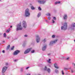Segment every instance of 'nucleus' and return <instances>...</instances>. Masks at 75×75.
<instances>
[{
    "instance_id": "obj_45",
    "label": "nucleus",
    "mask_w": 75,
    "mask_h": 75,
    "mask_svg": "<svg viewBox=\"0 0 75 75\" xmlns=\"http://www.w3.org/2000/svg\"><path fill=\"white\" fill-rule=\"evenodd\" d=\"M9 50V48L8 47H7V48H6V50Z\"/></svg>"
},
{
    "instance_id": "obj_26",
    "label": "nucleus",
    "mask_w": 75,
    "mask_h": 75,
    "mask_svg": "<svg viewBox=\"0 0 75 75\" xmlns=\"http://www.w3.org/2000/svg\"><path fill=\"white\" fill-rule=\"evenodd\" d=\"M4 37H5V38H6V33H5L4 34Z\"/></svg>"
},
{
    "instance_id": "obj_4",
    "label": "nucleus",
    "mask_w": 75,
    "mask_h": 75,
    "mask_svg": "<svg viewBox=\"0 0 75 75\" xmlns=\"http://www.w3.org/2000/svg\"><path fill=\"white\" fill-rule=\"evenodd\" d=\"M57 41H58V39H56L54 40L51 41L50 42V43L49 44L50 46H53V45H54V44H55V43H56V42H57Z\"/></svg>"
},
{
    "instance_id": "obj_13",
    "label": "nucleus",
    "mask_w": 75,
    "mask_h": 75,
    "mask_svg": "<svg viewBox=\"0 0 75 75\" xmlns=\"http://www.w3.org/2000/svg\"><path fill=\"white\" fill-rule=\"evenodd\" d=\"M67 14H64L63 16V18H64V20H67Z\"/></svg>"
},
{
    "instance_id": "obj_32",
    "label": "nucleus",
    "mask_w": 75,
    "mask_h": 75,
    "mask_svg": "<svg viewBox=\"0 0 75 75\" xmlns=\"http://www.w3.org/2000/svg\"><path fill=\"white\" fill-rule=\"evenodd\" d=\"M71 72L72 73H73V72H75V70H74L73 69H71Z\"/></svg>"
},
{
    "instance_id": "obj_30",
    "label": "nucleus",
    "mask_w": 75,
    "mask_h": 75,
    "mask_svg": "<svg viewBox=\"0 0 75 75\" xmlns=\"http://www.w3.org/2000/svg\"><path fill=\"white\" fill-rule=\"evenodd\" d=\"M64 69L65 71H67V70H68V69H67V68H64Z\"/></svg>"
},
{
    "instance_id": "obj_34",
    "label": "nucleus",
    "mask_w": 75,
    "mask_h": 75,
    "mask_svg": "<svg viewBox=\"0 0 75 75\" xmlns=\"http://www.w3.org/2000/svg\"><path fill=\"white\" fill-rule=\"evenodd\" d=\"M53 18L54 20H56V18H55V17H53Z\"/></svg>"
},
{
    "instance_id": "obj_31",
    "label": "nucleus",
    "mask_w": 75,
    "mask_h": 75,
    "mask_svg": "<svg viewBox=\"0 0 75 75\" xmlns=\"http://www.w3.org/2000/svg\"><path fill=\"white\" fill-rule=\"evenodd\" d=\"M55 36L54 35H53L52 36V38H55Z\"/></svg>"
},
{
    "instance_id": "obj_18",
    "label": "nucleus",
    "mask_w": 75,
    "mask_h": 75,
    "mask_svg": "<svg viewBox=\"0 0 75 75\" xmlns=\"http://www.w3.org/2000/svg\"><path fill=\"white\" fill-rule=\"evenodd\" d=\"M31 8L32 10H35V7H34L32 6H31Z\"/></svg>"
},
{
    "instance_id": "obj_5",
    "label": "nucleus",
    "mask_w": 75,
    "mask_h": 75,
    "mask_svg": "<svg viewBox=\"0 0 75 75\" xmlns=\"http://www.w3.org/2000/svg\"><path fill=\"white\" fill-rule=\"evenodd\" d=\"M31 50H32V48H28L25 51L24 54H28V53H29V52H30V51H31Z\"/></svg>"
},
{
    "instance_id": "obj_41",
    "label": "nucleus",
    "mask_w": 75,
    "mask_h": 75,
    "mask_svg": "<svg viewBox=\"0 0 75 75\" xmlns=\"http://www.w3.org/2000/svg\"><path fill=\"white\" fill-rule=\"evenodd\" d=\"M10 47V45H8V46H7V47L8 48H9Z\"/></svg>"
},
{
    "instance_id": "obj_42",
    "label": "nucleus",
    "mask_w": 75,
    "mask_h": 75,
    "mask_svg": "<svg viewBox=\"0 0 75 75\" xmlns=\"http://www.w3.org/2000/svg\"><path fill=\"white\" fill-rule=\"evenodd\" d=\"M6 65H8V63H6Z\"/></svg>"
},
{
    "instance_id": "obj_51",
    "label": "nucleus",
    "mask_w": 75,
    "mask_h": 75,
    "mask_svg": "<svg viewBox=\"0 0 75 75\" xmlns=\"http://www.w3.org/2000/svg\"><path fill=\"white\" fill-rule=\"evenodd\" d=\"M23 47H24L25 46L24 44H23Z\"/></svg>"
},
{
    "instance_id": "obj_25",
    "label": "nucleus",
    "mask_w": 75,
    "mask_h": 75,
    "mask_svg": "<svg viewBox=\"0 0 75 75\" xmlns=\"http://www.w3.org/2000/svg\"><path fill=\"white\" fill-rule=\"evenodd\" d=\"M60 1H59V2H56L55 3V4H59L60 3Z\"/></svg>"
},
{
    "instance_id": "obj_11",
    "label": "nucleus",
    "mask_w": 75,
    "mask_h": 75,
    "mask_svg": "<svg viewBox=\"0 0 75 75\" xmlns=\"http://www.w3.org/2000/svg\"><path fill=\"white\" fill-rule=\"evenodd\" d=\"M47 44H44L43 45V46L42 47V50L43 51H45V50L47 48Z\"/></svg>"
},
{
    "instance_id": "obj_52",
    "label": "nucleus",
    "mask_w": 75,
    "mask_h": 75,
    "mask_svg": "<svg viewBox=\"0 0 75 75\" xmlns=\"http://www.w3.org/2000/svg\"><path fill=\"white\" fill-rule=\"evenodd\" d=\"M10 28H12V26H11Z\"/></svg>"
},
{
    "instance_id": "obj_20",
    "label": "nucleus",
    "mask_w": 75,
    "mask_h": 75,
    "mask_svg": "<svg viewBox=\"0 0 75 75\" xmlns=\"http://www.w3.org/2000/svg\"><path fill=\"white\" fill-rule=\"evenodd\" d=\"M51 59H49L48 60H47V61L48 62V63H49V64H50L51 63Z\"/></svg>"
},
{
    "instance_id": "obj_21",
    "label": "nucleus",
    "mask_w": 75,
    "mask_h": 75,
    "mask_svg": "<svg viewBox=\"0 0 75 75\" xmlns=\"http://www.w3.org/2000/svg\"><path fill=\"white\" fill-rule=\"evenodd\" d=\"M55 72L56 74H58V72H59V71H58V70L57 69L55 70Z\"/></svg>"
},
{
    "instance_id": "obj_47",
    "label": "nucleus",
    "mask_w": 75,
    "mask_h": 75,
    "mask_svg": "<svg viewBox=\"0 0 75 75\" xmlns=\"http://www.w3.org/2000/svg\"><path fill=\"white\" fill-rule=\"evenodd\" d=\"M8 30L9 31H10V28H9Z\"/></svg>"
},
{
    "instance_id": "obj_54",
    "label": "nucleus",
    "mask_w": 75,
    "mask_h": 75,
    "mask_svg": "<svg viewBox=\"0 0 75 75\" xmlns=\"http://www.w3.org/2000/svg\"><path fill=\"white\" fill-rule=\"evenodd\" d=\"M3 42H4V41H3Z\"/></svg>"
},
{
    "instance_id": "obj_17",
    "label": "nucleus",
    "mask_w": 75,
    "mask_h": 75,
    "mask_svg": "<svg viewBox=\"0 0 75 75\" xmlns=\"http://www.w3.org/2000/svg\"><path fill=\"white\" fill-rule=\"evenodd\" d=\"M41 16V12H39L38 14L37 17L38 18Z\"/></svg>"
},
{
    "instance_id": "obj_33",
    "label": "nucleus",
    "mask_w": 75,
    "mask_h": 75,
    "mask_svg": "<svg viewBox=\"0 0 75 75\" xmlns=\"http://www.w3.org/2000/svg\"><path fill=\"white\" fill-rule=\"evenodd\" d=\"M9 31H9L8 30H7L6 31V33H9Z\"/></svg>"
},
{
    "instance_id": "obj_10",
    "label": "nucleus",
    "mask_w": 75,
    "mask_h": 75,
    "mask_svg": "<svg viewBox=\"0 0 75 75\" xmlns=\"http://www.w3.org/2000/svg\"><path fill=\"white\" fill-rule=\"evenodd\" d=\"M40 38L39 37L38 35H36V42L37 43H38L40 42Z\"/></svg>"
},
{
    "instance_id": "obj_7",
    "label": "nucleus",
    "mask_w": 75,
    "mask_h": 75,
    "mask_svg": "<svg viewBox=\"0 0 75 75\" xmlns=\"http://www.w3.org/2000/svg\"><path fill=\"white\" fill-rule=\"evenodd\" d=\"M75 28V23H72L71 25L70 26V28H71L72 30H74Z\"/></svg>"
},
{
    "instance_id": "obj_8",
    "label": "nucleus",
    "mask_w": 75,
    "mask_h": 75,
    "mask_svg": "<svg viewBox=\"0 0 75 75\" xmlns=\"http://www.w3.org/2000/svg\"><path fill=\"white\" fill-rule=\"evenodd\" d=\"M20 51L18 50H16L13 52V55H17L18 54L20 53Z\"/></svg>"
},
{
    "instance_id": "obj_35",
    "label": "nucleus",
    "mask_w": 75,
    "mask_h": 75,
    "mask_svg": "<svg viewBox=\"0 0 75 75\" xmlns=\"http://www.w3.org/2000/svg\"><path fill=\"white\" fill-rule=\"evenodd\" d=\"M31 52V53H34V50H32Z\"/></svg>"
},
{
    "instance_id": "obj_2",
    "label": "nucleus",
    "mask_w": 75,
    "mask_h": 75,
    "mask_svg": "<svg viewBox=\"0 0 75 75\" xmlns=\"http://www.w3.org/2000/svg\"><path fill=\"white\" fill-rule=\"evenodd\" d=\"M23 30V27L21 26V23L18 24L16 25V31H18V30Z\"/></svg>"
},
{
    "instance_id": "obj_23",
    "label": "nucleus",
    "mask_w": 75,
    "mask_h": 75,
    "mask_svg": "<svg viewBox=\"0 0 75 75\" xmlns=\"http://www.w3.org/2000/svg\"><path fill=\"white\" fill-rule=\"evenodd\" d=\"M47 69H47V67L45 66V68L44 69V70L45 71H47Z\"/></svg>"
},
{
    "instance_id": "obj_27",
    "label": "nucleus",
    "mask_w": 75,
    "mask_h": 75,
    "mask_svg": "<svg viewBox=\"0 0 75 75\" xmlns=\"http://www.w3.org/2000/svg\"><path fill=\"white\" fill-rule=\"evenodd\" d=\"M38 9L40 10V11H41V8L40 7H39L38 8Z\"/></svg>"
},
{
    "instance_id": "obj_12",
    "label": "nucleus",
    "mask_w": 75,
    "mask_h": 75,
    "mask_svg": "<svg viewBox=\"0 0 75 75\" xmlns=\"http://www.w3.org/2000/svg\"><path fill=\"white\" fill-rule=\"evenodd\" d=\"M7 69V67H3L2 69V73H4V72H6V71Z\"/></svg>"
},
{
    "instance_id": "obj_37",
    "label": "nucleus",
    "mask_w": 75,
    "mask_h": 75,
    "mask_svg": "<svg viewBox=\"0 0 75 75\" xmlns=\"http://www.w3.org/2000/svg\"><path fill=\"white\" fill-rule=\"evenodd\" d=\"M24 36L25 37H27L28 36L27 35H24Z\"/></svg>"
},
{
    "instance_id": "obj_9",
    "label": "nucleus",
    "mask_w": 75,
    "mask_h": 75,
    "mask_svg": "<svg viewBox=\"0 0 75 75\" xmlns=\"http://www.w3.org/2000/svg\"><path fill=\"white\" fill-rule=\"evenodd\" d=\"M22 25L25 28L27 27V23L25 21H23L22 23Z\"/></svg>"
},
{
    "instance_id": "obj_1",
    "label": "nucleus",
    "mask_w": 75,
    "mask_h": 75,
    "mask_svg": "<svg viewBox=\"0 0 75 75\" xmlns=\"http://www.w3.org/2000/svg\"><path fill=\"white\" fill-rule=\"evenodd\" d=\"M67 22H65L63 25L61 27V29L62 30H64L65 31L67 29Z\"/></svg>"
},
{
    "instance_id": "obj_39",
    "label": "nucleus",
    "mask_w": 75,
    "mask_h": 75,
    "mask_svg": "<svg viewBox=\"0 0 75 75\" xmlns=\"http://www.w3.org/2000/svg\"><path fill=\"white\" fill-rule=\"evenodd\" d=\"M52 21L53 23H55V21H54V20H52Z\"/></svg>"
},
{
    "instance_id": "obj_48",
    "label": "nucleus",
    "mask_w": 75,
    "mask_h": 75,
    "mask_svg": "<svg viewBox=\"0 0 75 75\" xmlns=\"http://www.w3.org/2000/svg\"><path fill=\"white\" fill-rule=\"evenodd\" d=\"M27 75H30V74H27Z\"/></svg>"
},
{
    "instance_id": "obj_43",
    "label": "nucleus",
    "mask_w": 75,
    "mask_h": 75,
    "mask_svg": "<svg viewBox=\"0 0 75 75\" xmlns=\"http://www.w3.org/2000/svg\"><path fill=\"white\" fill-rule=\"evenodd\" d=\"M30 68V67H26V69H28V68Z\"/></svg>"
},
{
    "instance_id": "obj_46",
    "label": "nucleus",
    "mask_w": 75,
    "mask_h": 75,
    "mask_svg": "<svg viewBox=\"0 0 75 75\" xmlns=\"http://www.w3.org/2000/svg\"><path fill=\"white\" fill-rule=\"evenodd\" d=\"M2 52H3V53H4V52H5V51L4 50H3V51H2Z\"/></svg>"
},
{
    "instance_id": "obj_14",
    "label": "nucleus",
    "mask_w": 75,
    "mask_h": 75,
    "mask_svg": "<svg viewBox=\"0 0 75 75\" xmlns=\"http://www.w3.org/2000/svg\"><path fill=\"white\" fill-rule=\"evenodd\" d=\"M54 67L55 68H56L57 69H58L59 68V67L58 66H57V63H55L54 64Z\"/></svg>"
},
{
    "instance_id": "obj_40",
    "label": "nucleus",
    "mask_w": 75,
    "mask_h": 75,
    "mask_svg": "<svg viewBox=\"0 0 75 75\" xmlns=\"http://www.w3.org/2000/svg\"><path fill=\"white\" fill-rule=\"evenodd\" d=\"M69 59V57H68L66 58V59H67V60H68Z\"/></svg>"
},
{
    "instance_id": "obj_55",
    "label": "nucleus",
    "mask_w": 75,
    "mask_h": 75,
    "mask_svg": "<svg viewBox=\"0 0 75 75\" xmlns=\"http://www.w3.org/2000/svg\"><path fill=\"white\" fill-rule=\"evenodd\" d=\"M74 42H75V40H74Z\"/></svg>"
},
{
    "instance_id": "obj_19",
    "label": "nucleus",
    "mask_w": 75,
    "mask_h": 75,
    "mask_svg": "<svg viewBox=\"0 0 75 75\" xmlns=\"http://www.w3.org/2000/svg\"><path fill=\"white\" fill-rule=\"evenodd\" d=\"M72 65L73 67L74 68H75V64L74 63H72Z\"/></svg>"
},
{
    "instance_id": "obj_56",
    "label": "nucleus",
    "mask_w": 75,
    "mask_h": 75,
    "mask_svg": "<svg viewBox=\"0 0 75 75\" xmlns=\"http://www.w3.org/2000/svg\"><path fill=\"white\" fill-rule=\"evenodd\" d=\"M0 1H1V0H0Z\"/></svg>"
},
{
    "instance_id": "obj_15",
    "label": "nucleus",
    "mask_w": 75,
    "mask_h": 75,
    "mask_svg": "<svg viewBox=\"0 0 75 75\" xmlns=\"http://www.w3.org/2000/svg\"><path fill=\"white\" fill-rule=\"evenodd\" d=\"M47 71L48 74H50L51 73V69L49 68H48L47 69Z\"/></svg>"
},
{
    "instance_id": "obj_6",
    "label": "nucleus",
    "mask_w": 75,
    "mask_h": 75,
    "mask_svg": "<svg viewBox=\"0 0 75 75\" xmlns=\"http://www.w3.org/2000/svg\"><path fill=\"white\" fill-rule=\"evenodd\" d=\"M38 2L40 4H44L46 2V1L45 0H42V1L39 0L38 1Z\"/></svg>"
},
{
    "instance_id": "obj_28",
    "label": "nucleus",
    "mask_w": 75,
    "mask_h": 75,
    "mask_svg": "<svg viewBox=\"0 0 75 75\" xmlns=\"http://www.w3.org/2000/svg\"><path fill=\"white\" fill-rule=\"evenodd\" d=\"M14 47L13 46V47H11V50H14Z\"/></svg>"
},
{
    "instance_id": "obj_24",
    "label": "nucleus",
    "mask_w": 75,
    "mask_h": 75,
    "mask_svg": "<svg viewBox=\"0 0 75 75\" xmlns=\"http://www.w3.org/2000/svg\"><path fill=\"white\" fill-rule=\"evenodd\" d=\"M21 72H23V68H22L21 69Z\"/></svg>"
},
{
    "instance_id": "obj_22",
    "label": "nucleus",
    "mask_w": 75,
    "mask_h": 75,
    "mask_svg": "<svg viewBox=\"0 0 75 75\" xmlns=\"http://www.w3.org/2000/svg\"><path fill=\"white\" fill-rule=\"evenodd\" d=\"M46 15L47 16H51V14L49 13H48L46 14Z\"/></svg>"
},
{
    "instance_id": "obj_38",
    "label": "nucleus",
    "mask_w": 75,
    "mask_h": 75,
    "mask_svg": "<svg viewBox=\"0 0 75 75\" xmlns=\"http://www.w3.org/2000/svg\"><path fill=\"white\" fill-rule=\"evenodd\" d=\"M18 61V59H15L14 60V62H16V61Z\"/></svg>"
},
{
    "instance_id": "obj_53",
    "label": "nucleus",
    "mask_w": 75,
    "mask_h": 75,
    "mask_svg": "<svg viewBox=\"0 0 75 75\" xmlns=\"http://www.w3.org/2000/svg\"><path fill=\"white\" fill-rule=\"evenodd\" d=\"M0 35H1V33H0Z\"/></svg>"
},
{
    "instance_id": "obj_50",
    "label": "nucleus",
    "mask_w": 75,
    "mask_h": 75,
    "mask_svg": "<svg viewBox=\"0 0 75 75\" xmlns=\"http://www.w3.org/2000/svg\"><path fill=\"white\" fill-rule=\"evenodd\" d=\"M50 54H51L50 53H49V54H48V55H50Z\"/></svg>"
},
{
    "instance_id": "obj_29",
    "label": "nucleus",
    "mask_w": 75,
    "mask_h": 75,
    "mask_svg": "<svg viewBox=\"0 0 75 75\" xmlns=\"http://www.w3.org/2000/svg\"><path fill=\"white\" fill-rule=\"evenodd\" d=\"M61 73H62V75H64V71L63 70H62L61 71Z\"/></svg>"
},
{
    "instance_id": "obj_3",
    "label": "nucleus",
    "mask_w": 75,
    "mask_h": 75,
    "mask_svg": "<svg viewBox=\"0 0 75 75\" xmlns=\"http://www.w3.org/2000/svg\"><path fill=\"white\" fill-rule=\"evenodd\" d=\"M25 16L26 17H30V13L29 9H27L25 12Z\"/></svg>"
},
{
    "instance_id": "obj_36",
    "label": "nucleus",
    "mask_w": 75,
    "mask_h": 75,
    "mask_svg": "<svg viewBox=\"0 0 75 75\" xmlns=\"http://www.w3.org/2000/svg\"><path fill=\"white\" fill-rule=\"evenodd\" d=\"M48 20H51V18L50 17H48Z\"/></svg>"
},
{
    "instance_id": "obj_49",
    "label": "nucleus",
    "mask_w": 75,
    "mask_h": 75,
    "mask_svg": "<svg viewBox=\"0 0 75 75\" xmlns=\"http://www.w3.org/2000/svg\"><path fill=\"white\" fill-rule=\"evenodd\" d=\"M9 38H10V37H7V39H9Z\"/></svg>"
},
{
    "instance_id": "obj_16",
    "label": "nucleus",
    "mask_w": 75,
    "mask_h": 75,
    "mask_svg": "<svg viewBox=\"0 0 75 75\" xmlns=\"http://www.w3.org/2000/svg\"><path fill=\"white\" fill-rule=\"evenodd\" d=\"M47 41V39L46 38H45L42 40V42H45Z\"/></svg>"
},
{
    "instance_id": "obj_44",
    "label": "nucleus",
    "mask_w": 75,
    "mask_h": 75,
    "mask_svg": "<svg viewBox=\"0 0 75 75\" xmlns=\"http://www.w3.org/2000/svg\"><path fill=\"white\" fill-rule=\"evenodd\" d=\"M45 21H46V22H47V23H49V22L48 21V20H46Z\"/></svg>"
}]
</instances>
